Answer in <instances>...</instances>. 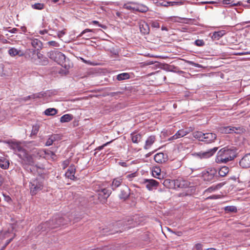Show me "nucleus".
Listing matches in <instances>:
<instances>
[{
    "label": "nucleus",
    "mask_w": 250,
    "mask_h": 250,
    "mask_svg": "<svg viewBox=\"0 0 250 250\" xmlns=\"http://www.w3.org/2000/svg\"><path fill=\"white\" fill-rule=\"evenodd\" d=\"M237 156V149L234 146H226L220 149L217 153L215 162L226 164L233 160Z\"/></svg>",
    "instance_id": "obj_1"
},
{
    "label": "nucleus",
    "mask_w": 250,
    "mask_h": 250,
    "mask_svg": "<svg viewBox=\"0 0 250 250\" xmlns=\"http://www.w3.org/2000/svg\"><path fill=\"white\" fill-rule=\"evenodd\" d=\"M65 224L63 218L59 215H56L48 222H44L39 225L36 228V230L42 232L46 230L47 229H55Z\"/></svg>",
    "instance_id": "obj_2"
},
{
    "label": "nucleus",
    "mask_w": 250,
    "mask_h": 250,
    "mask_svg": "<svg viewBox=\"0 0 250 250\" xmlns=\"http://www.w3.org/2000/svg\"><path fill=\"white\" fill-rule=\"evenodd\" d=\"M48 56L66 69H68L71 67V63L69 59H66L65 55L61 52L58 51H50L48 53Z\"/></svg>",
    "instance_id": "obj_3"
},
{
    "label": "nucleus",
    "mask_w": 250,
    "mask_h": 250,
    "mask_svg": "<svg viewBox=\"0 0 250 250\" xmlns=\"http://www.w3.org/2000/svg\"><path fill=\"white\" fill-rule=\"evenodd\" d=\"M193 136L200 141L210 143L213 142L216 138V135L212 133H204L201 131H195L192 134Z\"/></svg>",
    "instance_id": "obj_4"
},
{
    "label": "nucleus",
    "mask_w": 250,
    "mask_h": 250,
    "mask_svg": "<svg viewBox=\"0 0 250 250\" xmlns=\"http://www.w3.org/2000/svg\"><path fill=\"white\" fill-rule=\"evenodd\" d=\"M43 178L40 176L30 183V193L32 195L36 194L38 191L42 189L43 186Z\"/></svg>",
    "instance_id": "obj_5"
},
{
    "label": "nucleus",
    "mask_w": 250,
    "mask_h": 250,
    "mask_svg": "<svg viewBox=\"0 0 250 250\" xmlns=\"http://www.w3.org/2000/svg\"><path fill=\"white\" fill-rule=\"evenodd\" d=\"M202 178L204 181L212 182L217 178V170L215 168H208L202 173Z\"/></svg>",
    "instance_id": "obj_6"
},
{
    "label": "nucleus",
    "mask_w": 250,
    "mask_h": 250,
    "mask_svg": "<svg viewBox=\"0 0 250 250\" xmlns=\"http://www.w3.org/2000/svg\"><path fill=\"white\" fill-rule=\"evenodd\" d=\"M37 56L38 60L34 59L32 60V62L37 64H40L42 65H46L48 63V59L43 56L40 51H37Z\"/></svg>",
    "instance_id": "obj_7"
},
{
    "label": "nucleus",
    "mask_w": 250,
    "mask_h": 250,
    "mask_svg": "<svg viewBox=\"0 0 250 250\" xmlns=\"http://www.w3.org/2000/svg\"><path fill=\"white\" fill-rule=\"evenodd\" d=\"M218 149V147H214L206 151H201L197 153V155L200 158L206 159L213 156Z\"/></svg>",
    "instance_id": "obj_8"
},
{
    "label": "nucleus",
    "mask_w": 250,
    "mask_h": 250,
    "mask_svg": "<svg viewBox=\"0 0 250 250\" xmlns=\"http://www.w3.org/2000/svg\"><path fill=\"white\" fill-rule=\"evenodd\" d=\"M172 182L173 183L175 187L179 188H186L189 186V182L182 178H178Z\"/></svg>",
    "instance_id": "obj_9"
},
{
    "label": "nucleus",
    "mask_w": 250,
    "mask_h": 250,
    "mask_svg": "<svg viewBox=\"0 0 250 250\" xmlns=\"http://www.w3.org/2000/svg\"><path fill=\"white\" fill-rule=\"evenodd\" d=\"M239 165L243 168L250 167V153L246 154L239 161Z\"/></svg>",
    "instance_id": "obj_10"
},
{
    "label": "nucleus",
    "mask_w": 250,
    "mask_h": 250,
    "mask_svg": "<svg viewBox=\"0 0 250 250\" xmlns=\"http://www.w3.org/2000/svg\"><path fill=\"white\" fill-rule=\"evenodd\" d=\"M144 183L146 184V188L149 190L156 188L159 184L158 182L154 179H145Z\"/></svg>",
    "instance_id": "obj_11"
},
{
    "label": "nucleus",
    "mask_w": 250,
    "mask_h": 250,
    "mask_svg": "<svg viewBox=\"0 0 250 250\" xmlns=\"http://www.w3.org/2000/svg\"><path fill=\"white\" fill-rule=\"evenodd\" d=\"M47 92H41L38 93L33 94L31 95L28 96L27 97H24L22 100L24 101H26L27 100L30 99H35L37 98H42L47 96Z\"/></svg>",
    "instance_id": "obj_12"
},
{
    "label": "nucleus",
    "mask_w": 250,
    "mask_h": 250,
    "mask_svg": "<svg viewBox=\"0 0 250 250\" xmlns=\"http://www.w3.org/2000/svg\"><path fill=\"white\" fill-rule=\"evenodd\" d=\"M140 32L143 34H148L149 33V27L148 24L145 21H141L139 22Z\"/></svg>",
    "instance_id": "obj_13"
},
{
    "label": "nucleus",
    "mask_w": 250,
    "mask_h": 250,
    "mask_svg": "<svg viewBox=\"0 0 250 250\" xmlns=\"http://www.w3.org/2000/svg\"><path fill=\"white\" fill-rule=\"evenodd\" d=\"M8 52L11 57H15L16 56L21 57L24 55V53L22 51L14 47L9 48Z\"/></svg>",
    "instance_id": "obj_14"
},
{
    "label": "nucleus",
    "mask_w": 250,
    "mask_h": 250,
    "mask_svg": "<svg viewBox=\"0 0 250 250\" xmlns=\"http://www.w3.org/2000/svg\"><path fill=\"white\" fill-rule=\"evenodd\" d=\"M129 189L125 185H123V188L121 189V193L119 194V197L120 199L125 200L127 199L129 195Z\"/></svg>",
    "instance_id": "obj_15"
},
{
    "label": "nucleus",
    "mask_w": 250,
    "mask_h": 250,
    "mask_svg": "<svg viewBox=\"0 0 250 250\" xmlns=\"http://www.w3.org/2000/svg\"><path fill=\"white\" fill-rule=\"evenodd\" d=\"M76 168L74 165H71L67 171L66 172L65 175L66 177L71 179L74 180L75 179V173Z\"/></svg>",
    "instance_id": "obj_16"
},
{
    "label": "nucleus",
    "mask_w": 250,
    "mask_h": 250,
    "mask_svg": "<svg viewBox=\"0 0 250 250\" xmlns=\"http://www.w3.org/2000/svg\"><path fill=\"white\" fill-rule=\"evenodd\" d=\"M130 137L133 143L138 144L142 140V135L140 133L133 132L131 133Z\"/></svg>",
    "instance_id": "obj_17"
},
{
    "label": "nucleus",
    "mask_w": 250,
    "mask_h": 250,
    "mask_svg": "<svg viewBox=\"0 0 250 250\" xmlns=\"http://www.w3.org/2000/svg\"><path fill=\"white\" fill-rule=\"evenodd\" d=\"M156 141V136L154 135H151L148 137L146 141L145 145L144 146V149H148L150 148L151 146Z\"/></svg>",
    "instance_id": "obj_18"
},
{
    "label": "nucleus",
    "mask_w": 250,
    "mask_h": 250,
    "mask_svg": "<svg viewBox=\"0 0 250 250\" xmlns=\"http://www.w3.org/2000/svg\"><path fill=\"white\" fill-rule=\"evenodd\" d=\"M193 130V128L191 127H190L186 129H181L179 130L176 133V134L177 135V137L179 138L183 137L188 134L190 132H192Z\"/></svg>",
    "instance_id": "obj_19"
},
{
    "label": "nucleus",
    "mask_w": 250,
    "mask_h": 250,
    "mask_svg": "<svg viewBox=\"0 0 250 250\" xmlns=\"http://www.w3.org/2000/svg\"><path fill=\"white\" fill-rule=\"evenodd\" d=\"M9 167V161L7 158L4 156H0V167L6 169Z\"/></svg>",
    "instance_id": "obj_20"
},
{
    "label": "nucleus",
    "mask_w": 250,
    "mask_h": 250,
    "mask_svg": "<svg viewBox=\"0 0 250 250\" xmlns=\"http://www.w3.org/2000/svg\"><path fill=\"white\" fill-rule=\"evenodd\" d=\"M122 182L123 179L121 177L114 179L111 185L112 189L113 190H115L117 188L119 187L120 186H122Z\"/></svg>",
    "instance_id": "obj_21"
},
{
    "label": "nucleus",
    "mask_w": 250,
    "mask_h": 250,
    "mask_svg": "<svg viewBox=\"0 0 250 250\" xmlns=\"http://www.w3.org/2000/svg\"><path fill=\"white\" fill-rule=\"evenodd\" d=\"M225 34V31L224 30L216 31L213 33L211 37L213 40L217 41L219 40Z\"/></svg>",
    "instance_id": "obj_22"
},
{
    "label": "nucleus",
    "mask_w": 250,
    "mask_h": 250,
    "mask_svg": "<svg viewBox=\"0 0 250 250\" xmlns=\"http://www.w3.org/2000/svg\"><path fill=\"white\" fill-rule=\"evenodd\" d=\"M59 138V136L57 134H53L51 135L49 137L46 142L45 143V145L46 146H50L53 144L54 142L57 140Z\"/></svg>",
    "instance_id": "obj_23"
},
{
    "label": "nucleus",
    "mask_w": 250,
    "mask_h": 250,
    "mask_svg": "<svg viewBox=\"0 0 250 250\" xmlns=\"http://www.w3.org/2000/svg\"><path fill=\"white\" fill-rule=\"evenodd\" d=\"M110 194L111 191L109 190L106 188H103L99 191V196L103 197L104 199H106Z\"/></svg>",
    "instance_id": "obj_24"
},
{
    "label": "nucleus",
    "mask_w": 250,
    "mask_h": 250,
    "mask_svg": "<svg viewBox=\"0 0 250 250\" xmlns=\"http://www.w3.org/2000/svg\"><path fill=\"white\" fill-rule=\"evenodd\" d=\"M183 20H185V18L179 17L178 16H171L167 18V21L168 22H183Z\"/></svg>",
    "instance_id": "obj_25"
},
{
    "label": "nucleus",
    "mask_w": 250,
    "mask_h": 250,
    "mask_svg": "<svg viewBox=\"0 0 250 250\" xmlns=\"http://www.w3.org/2000/svg\"><path fill=\"white\" fill-rule=\"evenodd\" d=\"M31 44L33 47L39 50L42 48V42L37 39H33L31 40Z\"/></svg>",
    "instance_id": "obj_26"
},
{
    "label": "nucleus",
    "mask_w": 250,
    "mask_h": 250,
    "mask_svg": "<svg viewBox=\"0 0 250 250\" xmlns=\"http://www.w3.org/2000/svg\"><path fill=\"white\" fill-rule=\"evenodd\" d=\"M148 10V8L143 4H138L137 6L133 8V11L142 13H146Z\"/></svg>",
    "instance_id": "obj_27"
},
{
    "label": "nucleus",
    "mask_w": 250,
    "mask_h": 250,
    "mask_svg": "<svg viewBox=\"0 0 250 250\" xmlns=\"http://www.w3.org/2000/svg\"><path fill=\"white\" fill-rule=\"evenodd\" d=\"M73 119V116L70 114H65L60 118V122L62 123H66L70 121Z\"/></svg>",
    "instance_id": "obj_28"
},
{
    "label": "nucleus",
    "mask_w": 250,
    "mask_h": 250,
    "mask_svg": "<svg viewBox=\"0 0 250 250\" xmlns=\"http://www.w3.org/2000/svg\"><path fill=\"white\" fill-rule=\"evenodd\" d=\"M229 171V167L224 166L220 168L219 170L218 174L221 177H224L228 173Z\"/></svg>",
    "instance_id": "obj_29"
},
{
    "label": "nucleus",
    "mask_w": 250,
    "mask_h": 250,
    "mask_svg": "<svg viewBox=\"0 0 250 250\" xmlns=\"http://www.w3.org/2000/svg\"><path fill=\"white\" fill-rule=\"evenodd\" d=\"M154 160L159 163H162L165 161L164 158V154L163 153H159L155 155Z\"/></svg>",
    "instance_id": "obj_30"
},
{
    "label": "nucleus",
    "mask_w": 250,
    "mask_h": 250,
    "mask_svg": "<svg viewBox=\"0 0 250 250\" xmlns=\"http://www.w3.org/2000/svg\"><path fill=\"white\" fill-rule=\"evenodd\" d=\"M246 131L245 128L242 126H234L233 133L242 134Z\"/></svg>",
    "instance_id": "obj_31"
},
{
    "label": "nucleus",
    "mask_w": 250,
    "mask_h": 250,
    "mask_svg": "<svg viewBox=\"0 0 250 250\" xmlns=\"http://www.w3.org/2000/svg\"><path fill=\"white\" fill-rule=\"evenodd\" d=\"M224 185L223 183H219L216 186H212L208 188L206 191L208 192H211L213 191L220 188Z\"/></svg>",
    "instance_id": "obj_32"
},
{
    "label": "nucleus",
    "mask_w": 250,
    "mask_h": 250,
    "mask_svg": "<svg viewBox=\"0 0 250 250\" xmlns=\"http://www.w3.org/2000/svg\"><path fill=\"white\" fill-rule=\"evenodd\" d=\"M129 74L127 73H123L117 76V79L120 81L126 80L129 78Z\"/></svg>",
    "instance_id": "obj_33"
},
{
    "label": "nucleus",
    "mask_w": 250,
    "mask_h": 250,
    "mask_svg": "<svg viewBox=\"0 0 250 250\" xmlns=\"http://www.w3.org/2000/svg\"><path fill=\"white\" fill-rule=\"evenodd\" d=\"M57 113V110L54 108H50L44 111V114L47 116H52L55 115Z\"/></svg>",
    "instance_id": "obj_34"
},
{
    "label": "nucleus",
    "mask_w": 250,
    "mask_h": 250,
    "mask_svg": "<svg viewBox=\"0 0 250 250\" xmlns=\"http://www.w3.org/2000/svg\"><path fill=\"white\" fill-rule=\"evenodd\" d=\"M152 174L154 177L161 179L160 176L161 175V169L159 167H155L152 170Z\"/></svg>",
    "instance_id": "obj_35"
},
{
    "label": "nucleus",
    "mask_w": 250,
    "mask_h": 250,
    "mask_svg": "<svg viewBox=\"0 0 250 250\" xmlns=\"http://www.w3.org/2000/svg\"><path fill=\"white\" fill-rule=\"evenodd\" d=\"M224 209L226 212H236L237 210L236 207L233 206H227Z\"/></svg>",
    "instance_id": "obj_36"
},
{
    "label": "nucleus",
    "mask_w": 250,
    "mask_h": 250,
    "mask_svg": "<svg viewBox=\"0 0 250 250\" xmlns=\"http://www.w3.org/2000/svg\"><path fill=\"white\" fill-rule=\"evenodd\" d=\"M40 126L38 125H36L33 126L32 129L31 133V136H35L39 132Z\"/></svg>",
    "instance_id": "obj_37"
},
{
    "label": "nucleus",
    "mask_w": 250,
    "mask_h": 250,
    "mask_svg": "<svg viewBox=\"0 0 250 250\" xmlns=\"http://www.w3.org/2000/svg\"><path fill=\"white\" fill-rule=\"evenodd\" d=\"M234 126H228L224 127L223 131L225 133H233Z\"/></svg>",
    "instance_id": "obj_38"
},
{
    "label": "nucleus",
    "mask_w": 250,
    "mask_h": 250,
    "mask_svg": "<svg viewBox=\"0 0 250 250\" xmlns=\"http://www.w3.org/2000/svg\"><path fill=\"white\" fill-rule=\"evenodd\" d=\"M32 8L35 9L42 10L44 7V4L41 3H37L32 5Z\"/></svg>",
    "instance_id": "obj_39"
},
{
    "label": "nucleus",
    "mask_w": 250,
    "mask_h": 250,
    "mask_svg": "<svg viewBox=\"0 0 250 250\" xmlns=\"http://www.w3.org/2000/svg\"><path fill=\"white\" fill-rule=\"evenodd\" d=\"M129 4H136L137 3L136 2H133V1L129 2L125 4L123 6V8L125 9H127V10H131L133 11V8L134 7H131L130 5H129Z\"/></svg>",
    "instance_id": "obj_40"
},
{
    "label": "nucleus",
    "mask_w": 250,
    "mask_h": 250,
    "mask_svg": "<svg viewBox=\"0 0 250 250\" xmlns=\"http://www.w3.org/2000/svg\"><path fill=\"white\" fill-rule=\"evenodd\" d=\"M47 44L50 46L55 47H59L60 46V44L56 41H51L47 42Z\"/></svg>",
    "instance_id": "obj_41"
},
{
    "label": "nucleus",
    "mask_w": 250,
    "mask_h": 250,
    "mask_svg": "<svg viewBox=\"0 0 250 250\" xmlns=\"http://www.w3.org/2000/svg\"><path fill=\"white\" fill-rule=\"evenodd\" d=\"M195 44L198 46H202L205 44L203 40H197L195 41Z\"/></svg>",
    "instance_id": "obj_42"
},
{
    "label": "nucleus",
    "mask_w": 250,
    "mask_h": 250,
    "mask_svg": "<svg viewBox=\"0 0 250 250\" xmlns=\"http://www.w3.org/2000/svg\"><path fill=\"white\" fill-rule=\"evenodd\" d=\"M93 31V29H85V30H83L78 36L77 38H80L82 37L83 35L84 34L88 33V32H92Z\"/></svg>",
    "instance_id": "obj_43"
},
{
    "label": "nucleus",
    "mask_w": 250,
    "mask_h": 250,
    "mask_svg": "<svg viewBox=\"0 0 250 250\" xmlns=\"http://www.w3.org/2000/svg\"><path fill=\"white\" fill-rule=\"evenodd\" d=\"M25 158L27 160V163L29 165H31L33 163V159L29 155L26 154L25 153Z\"/></svg>",
    "instance_id": "obj_44"
},
{
    "label": "nucleus",
    "mask_w": 250,
    "mask_h": 250,
    "mask_svg": "<svg viewBox=\"0 0 250 250\" xmlns=\"http://www.w3.org/2000/svg\"><path fill=\"white\" fill-rule=\"evenodd\" d=\"M165 3H163V5L165 6H167L168 5H170L171 4V5H177L179 4V2H175V1H169V2H164Z\"/></svg>",
    "instance_id": "obj_45"
},
{
    "label": "nucleus",
    "mask_w": 250,
    "mask_h": 250,
    "mask_svg": "<svg viewBox=\"0 0 250 250\" xmlns=\"http://www.w3.org/2000/svg\"><path fill=\"white\" fill-rule=\"evenodd\" d=\"M150 24L151 26L153 28H159L160 27L159 23L156 21H151Z\"/></svg>",
    "instance_id": "obj_46"
},
{
    "label": "nucleus",
    "mask_w": 250,
    "mask_h": 250,
    "mask_svg": "<svg viewBox=\"0 0 250 250\" xmlns=\"http://www.w3.org/2000/svg\"><path fill=\"white\" fill-rule=\"evenodd\" d=\"M194 21V19H186L185 18V20H183V22L186 24H191L192 23V21Z\"/></svg>",
    "instance_id": "obj_47"
},
{
    "label": "nucleus",
    "mask_w": 250,
    "mask_h": 250,
    "mask_svg": "<svg viewBox=\"0 0 250 250\" xmlns=\"http://www.w3.org/2000/svg\"><path fill=\"white\" fill-rule=\"evenodd\" d=\"M11 237L10 238H9L8 240H7L6 242V243L4 246V248L6 247L7 245H8L11 241L13 239L14 236H15V234H11Z\"/></svg>",
    "instance_id": "obj_48"
},
{
    "label": "nucleus",
    "mask_w": 250,
    "mask_h": 250,
    "mask_svg": "<svg viewBox=\"0 0 250 250\" xmlns=\"http://www.w3.org/2000/svg\"><path fill=\"white\" fill-rule=\"evenodd\" d=\"M92 23L94 24L98 25L99 27H102L103 28H105V26L104 25H102L99 23L98 21H93Z\"/></svg>",
    "instance_id": "obj_49"
},
{
    "label": "nucleus",
    "mask_w": 250,
    "mask_h": 250,
    "mask_svg": "<svg viewBox=\"0 0 250 250\" xmlns=\"http://www.w3.org/2000/svg\"><path fill=\"white\" fill-rule=\"evenodd\" d=\"M16 148L17 149L18 151H24V149L20 146L19 144H16Z\"/></svg>",
    "instance_id": "obj_50"
},
{
    "label": "nucleus",
    "mask_w": 250,
    "mask_h": 250,
    "mask_svg": "<svg viewBox=\"0 0 250 250\" xmlns=\"http://www.w3.org/2000/svg\"><path fill=\"white\" fill-rule=\"evenodd\" d=\"M136 176L135 173H131L130 174H128L126 176V178L128 179L129 181H131L132 179Z\"/></svg>",
    "instance_id": "obj_51"
},
{
    "label": "nucleus",
    "mask_w": 250,
    "mask_h": 250,
    "mask_svg": "<svg viewBox=\"0 0 250 250\" xmlns=\"http://www.w3.org/2000/svg\"><path fill=\"white\" fill-rule=\"evenodd\" d=\"M202 245L200 243L196 244L194 246V248L196 250H202Z\"/></svg>",
    "instance_id": "obj_52"
},
{
    "label": "nucleus",
    "mask_w": 250,
    "mask_h": 250,
    "mask_svg": "<svg viewBox=\"0 0 250 250\" xmlns=\"http://www.w3.org/2000/svg\"><path fill=\"white\" fill-rule=\"evenodd\" d=\"M170 183V180L166 179L164 181L163 184L166 187H169L168 184Z\"/></svg>",
    "instance_id": "obj_53"
},
{
    "label": "nucleus",
    "mask_w": 250,
    "mask_h": 250,
    "mask_svg": "<svg viewBox=\"0 0 250 250\" xmlns=\"http://www.w3.org/2000/svg\"><path fill=\"white\" fill-rule=\"evenodd\" d=\"M178 139L177 135L176 134V133L172 136L170 137L169 138H168L169 141H173L174 140H176Z\"/></svg>",
    "instance_id": "obj_54"
},
{
    "label": "nucleus",
    "mask_w": 250,
    "mask_h": 250,
    "mask_svg": "<svg viewBox=\"0 0 250 250\" xmlns=\"http://www.w3.org/2000/svg\"><path fill=\"white\" fill-rule=\"evenodd\" d=\"M65 34L64 32L63 31H60L58 34V36L59 38H62L63 35Z\"/></svg>",
    "instance_id": "obj_55"
},
{
    "label": "nucleus",
    "mask_w": 250,
    "mask_h": 250,
    "mask_svg": "<svg viewBox=\"0 0 250 250\" xmlns=\"http://www.w3.org/2000/svg\"><path fill=\"white\" fill-rule=\"evenodd\" d=\"M188 63L192 65L195 66H198L199 64L198 63H196L192 61H188Z\"/></svg>",
    "instance_id": "obj_56"
},
{
    "label": "nucleus",
    "mask_w": 250,
    "mask_h": 250,
    "mask_svg": "<svg viewBox=\"0 0 250 250\" xmlns=\"http://www.w3.org/2000/svg\"><path fill=\"white\" fill-rule=\"evenodd\" d=\"M110 143V142H107L104 144L103 145L101 146H100L98 148L99 150H101L105 146H107L108 144H109V143Z\"/></svg>",
    "instance_id": "obj_57"
},
{
    "label": "nucleus",
    "mask_w": 250,
    "mask_h": 250,
    "mask_svg": "<svg viewBox=\"0 0 250 250\" xmlns=\"http://www.w3.org/2000/svg\"><path fill=\"white\" fill-rule=\"evenodd\" d=\"M18 31V29L14 28L9 30V32L12 33H15Z\"/></svg>",
    "instance_id": "obj_58"
},
{
    "label": "nucleus",
    "mask_w": 250,
    "mask_h": 250,
    "mask_svg": "<svg viewBox=\"0 0 250 250\" xmlns=\"http://www.w3.org/2000/svg\"><path fill=\"white\" fill-rule=\"evenodd\" d=\"M39 33L41 35H44L47 33V30H41L39 32Z\"/></svg>",
    "instance_id": "obj_59"
},
{
    "label": "nucleus",
    "mask_w": 250,
    "mask_h": 250,
    "mask_svg": "<svg viewBox=\"0 0 250 250\" xmlns=\"http://www.w3.org/2000/svg\"><path fill=\"white\" fill-rule=\"evenodd\" d=\"M120 164L122 166H123V167H127L126 163H125V162H121V163H120Z\"/></svg>",
    "instance_id": "obj_60"
},
{
    "label": "nucleus",
    "mask_w": 250,
    "mask_h": 250,
    "mask_svg": "<svg viewBox=\"0 0 250 250\" xmlns=\"http://www.w3.org/2000/svg\"><path fill=\"white\" fill-rule=\"evenodd\" d=\"M229 1L230 0H224V2L226 4H230L231 3L229 2Z\"/></svg>",
    "instance_id": "obj_61"
},
{
    "label": "nucleus",
    "mask_w": 250,
    "mask_h": 250,
    "mask_svg": "<svg viewBox=\"0 0 250 250\" xmlns=\"http://www.w3.org/2000/svg\"><path fill=\"white\" fill-rule=\"evenodd\" d=\"M250 54V53L248 52H242V53H239V55H246V54Z\"/></svg>",
    "instance_id": "obj_62"
},
{
    "label": "nucleus",
    "mask_w": 250,
    "mask_h": 250,
    "mask_svg": "<svg viewBox=\"0 0 250 250\" xmlns=\"http://www.w3.org/2000/svg\"><path fill=\"white\" fill-rule=\"evenodd\" d=\"M6 200H7V202H10V201H12L11 198L10 197H9V196L7 197L6 198Z\"/></svg>",
    "instance_id": "obj_63"
},
{
    "label": "nucleus",
    "mask_w": 250,
    "mask_h": 250,
    "mask_svg": "<svg viewBox=\"0 0 250 250\" xmlns=\"http://www.w3.org/2000/svg\"><path fill=\"white\" fill-rule=\"evenodd\" d=\"M116 15L118 17H121V13L120 12H117L116 13Z\"/></svg>",
    "instance_id": "obj_64"
}]
</instances>
